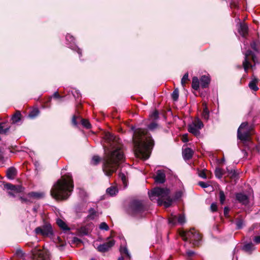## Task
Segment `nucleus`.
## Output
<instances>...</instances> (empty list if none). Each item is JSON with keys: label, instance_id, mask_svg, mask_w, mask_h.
<instances>
[{"label": "nucleus", "instance_id": "obj_1", "mask_svg": "<svg viewBox=\"0 0 260 260\" xmlns=\"http://www.w3.org/2000/svg\"><path fill=\"white\" fill-rule=\"evenodd\" d=\"M104 139L110 148L105 145L103 146L106 156L103 170L106 176H110L116 171L119 162L123 161L124 156L118 138L107 132L105 134Z\"/></svg>", "mask_w": 260, "mask_h": 260}, {"label": "nucleus", "instance_id": "obj_2", "mask_svg": "<svg viewBox=\"0 0 260 260\" xmlns=\"http://www.w3.org/2000/svg\"><path fill=\"white\" fill-rule=\"evenodd\" d=\"M133 131V141L135 154L137 157L146 160L151 152L154 143L150 135L147 130L138 128Z\"/></svg>", "mask_w": 260, "mask_h": 260}, {"label": "nucleus", "instance_id": "obj_3", "mask_svg": "<svg viewBox=\"0 0 260 260\" xmlns=\"http://www.w3.org/2000/svg\"><path fill=\"white\" fill-rule=\"evenodd\" d=\"M74 187L73 181L71 174L62 176L54 184L50 190L52 198L57 200L67 199L71 195Z\"/></svg>", "mask_w": 260, "mask_h": 260}, {"label": "nucleus", "instance_id": "obj_4", "mask_svg": "<svg viewBox=\"0 0 260 260\" xmlns=\"http://www.w3.org/2000/svg\"><path fill=\"white\" fill-rule=\"evenodd\" d=\"M170 190L168 188L155 187L148 192L150 199L156 202L159 206L169 207L172 204L173 200L170 196Z\"/></svg>", "mask_w": 260, "mask_h": 260}, {"label": "nucleus", "instance_id": "obj_5", "mask_svg": "<svg viewBox=\"0 0 260 260\" xmlns=\"http://www.w3.org/2000/svg\"><path fill=\"white\" fill-rule=\"evenodd\" d=\"M146 209L141 201H132L128 208V213L133 216L140 218L145 215Z\"/></svg>", "mask_w": 260, "mask_h": 260}, {"label": "nucleus", "instance_id": "obj_6", "mask_svg": "<svg viewBox=\"0 0 260 260\" xmlns=\"http://www.w3.org/2000/svg\"><path fill=\"white\" fill-rule=\"evenodd\" d=\"M184 241H189L195 246H198L201 240V236L193 228L187 232H182L181 234Z\"/></svg>", "mask_w": 260, "mask_h": 260}, {"label": "nucleus", "instance_id": "obj_7", "mask_svg": "<svg viewBox=\"0 0 260 260\" xmlns=\"http://www.w3.org/2000/svg\"><path fill=\"white\" fill-rule=\"evenodd\" d=\"M251 135V128L247 122H243L237 131V138L242 141L245 142L249 140Z\"/></svg>", "mask_w": 260, "mask_h": 260}, {"label": "nucleus", "instance_id": "obj_8", "mask_svg": "<svg viewBox=\"0 0 260 260\" xmlns=\"http://www.w3.org/2000/svg\"><path fill=\"white\" fill-rule=\"evenodd\" d=\"M242 50L243 53L245 55L244 60L243 61V66L245 72H247L249 68H253V66L250 62V60L251 59L254 62V64L253 66H254L257 62V59L255 54L251 50H248L245 52L244 49L242 48Z\"/></svg>", "mask_w": 260, "mask_h": 260}, {"label": "nucleus", "instance_id": "obj_9", "mask_svg": "<svg viewBox=\"0 0 260 260\" xmlns=\"http://www.w3.org/2000/svg\"><path fill=\"white\" fill-rule=\"evenodd\" d=\"M203 126L204 124L202 121L199 118H196L188 124V131L197 136L200 135V131Z\"/></svg>", "mask_w": 260, "mask_h": 260}, {"label": "nucleus", "instance_id": "obj_10", "mask_svg": "<svg viewBox=\"0 0 260 260\" xmlns=\"http://www.w3.org/2000/svg\"><path fill=\"white\" fill-rule=\"evenodd\" d=\"M35 231L36 234L44 237H51L53 235L52 226L49 223H46L42 226L36 228Z\"/></svg>", "mask_w": 260, "mask_h": 260}, {"label": "nucleus", "instance_id": "obj_11", "mask_svg": "<svg viewBox=\"0 0 260 260\" xmlns=\"http://www.w3.org/2000/svg\"><path fill=\"white\" fill-rule=\"evenodd\" d=\"M115 241L113 239L109 240L108 241L99 245L97 247V250L101 252H105L109 251L115 244Z\"/></svg>", "mask_w": 260, "mask_h": 260}, {"label": "nucleus", "instance_id": "obj_12", "mask_svg": "<svg viewBox=\"0 0 260 260\" xmlns=\"http://www.w3.org/2000/svg\"><path fill=\"white\" fill-rule=\"evenodd\" d=\"M66 39L67 42L70 43V45L69 46V47L72 50L76 51L78 53L79 57H80L82 55V51L80 48L78 47V46L75 44V39L73 36L70 34H68L66 37Z\"/></svg>", "mask_w": 260, "mask_h": 260}, {"label": "nucleus", "instance_id": "obj_13", "mask_svg": "<svg viewBox=\"0 0 260 260\" xmlns=\"http://www.w3.org/2000/svg\"><path fill=\"white\" fill-rule=\"evenodd\" d=\"M4 187L5 189L11 191H13L15 193H19L23 192L24 189V188L22 187L21 185H15L9 183L5 184Z\"/></svg>", "mask_w": 260, "mask_h": 260}, {"label": "nucleus", "instance_id": "obj_14", "mask_svg": "<svg viewBox=\"0 0 260 260\" xmlns=\"http://www.w3.org/2000/svg\"><path fill=\"white\" fill-rule=\"evenodd\" d=\"M235 197L236 200L242 205L246 206L249 203V197L243 193H237Z\"/></svg>", "mask_w": 260, "mask_h": 260}, {"label": "nucleus", "instance_id": "obj_15", "mask_svg": "<svg viewBox=\"0 0 260 260\" xmlns=\"http://www.w3.org/2000/svg\"><path fill=\"white\" fill-rule=\"evenodd\" d=\"M166 180V175L164 171L158 170L155 177V181L158 183H163Z\"/></svg>", "mask_w": 260, "mask_h": 260}, {"label": "nucleus", "instance_id": "obj_16", "mask_svg": "<svg viewBox=\"0 0 260 260\" xmlns=\"http://www.w3.org/2000/svg\"><path fill=\"white\" fill-rule=\"evenodd\" d=\"M200 81L201 87L205 88L208 87L210 82V78L208 75H203L200 78Z\"/></svg>", "mask_w": 260, "mask_h": 260}, {"label": "nucleus", "instance_id": "obj_17", "mask_svg": "<svg viewBox=\"0 0 260 260\" xmlns=\"http://www.w3.org/2000/svg\"><path fill=\"white\" fill-rule=\"evenodd\" d=\"M193 154V150L190 148H186L182 150V155L185 160L190 159Z\"/></svg>", "mask_w": 260, "mask_h": 260}, {"label": "nucleus", "instance_id": "obj_18", "mask_svg": "<svg viewBox=\"0 0 260 260\" xmlns=\"http://www.w3.org/2000/svg\"><path fill=\"white\" fill-rule=\"evenodd\" d=\"M17 173V171L14 167H10L7 171V177L9 179H13Z\"/></svg>", "mask_w": 260, "mask_h": 260}, {"label": "nucleus", "instance_id": "obj_19", "mask_svg": "<svg viewBox=\"0 0 260 260\" xmlns=\"http://www.w3.org/2000/svg\"><path fill=\"white\" fill-rule=\"evenodd\" d=\"M119 177L121 180L124 186V188H126L128 184L127 174L126 172H120L119 173Z\"/></svg>", "mask_w": 260, "mask_h": 260}, {"label": "nucleus", "instance_id": "obj_20", "mask_svg": "<svg viewBox=\"0 0 260 260\" xmlns=\"http://www.w3.org/2000/svg\"><path fill=\"white\" fill-rule=\"evenodd\" d=\"M27 196L29 198L40 199L43 198L45 197V193L44 192L32 191L29 192L27 194Z\"/></svg>", "mask_w": 260, "mask_h": 260}, {"label": "nucleus", "instance_id": "obj_21", "mask_svg": "<svg viewBox=\"0 0 260 260\" xmlns=\"http://www.w3.org/2000/svg\"><path fill=\"white\" fill-rule=\"evenodd\" d=\"M239 32L243 37H244L248 32V26L244 23H240L239 28Z\"/></svg>", "mask_w": 260, "mask_h": 260}, {"label": "nucleus", "instance_id": "obj_22", "mask_svg": "<svg viewBox=\"0 0 260 260\" xmlns=\"http://www.w3.org/2000/svg\"><path fill=\"white\" fill-rule=\"evenodd\" d=\"M56 223L58 226L63 231H69L70 228L68 226L66 223L62 219L57 218L56 219Z\"/></svg>", "mask_w": 260, "mask_h": 260}, {"label": "nucleus", "instance_id": "obj_23", "mask_svg": "<svg viewBox=\"0 0 260 260\" xmlns=\"http://www.w3.org/2000/svg\"><path fill=\"white\" fill-rule=\"evenodd\" d=\"M254 249V245L252 243L245 244L242 247V250L248 253H251Z\"/></svg>", "mask_w": 260, "mask_h": 260}, {"label": "nucleus", "instance_id": "obj_24", "mask_svg": "<svg viewBox=\"0 0 260 260\" xmlns=\"http://www.w3.org/2000/svg\"><path fill=\"white\" fill-rule=\"evenodd\" d=\"M106 192L110 196H114L118 192V189L116 186H112L106 189Z\"/></svg>", "mask_w": 260, "mask_h": 260}, {"label": "nucleus", "instance_id": "obj_25", "mask_svg": "<svg viewBox=\"0 0 260 260\" xmlns=\"http://www.w3.org/2000/svg\"><path fill=\"white\" fill-rule=\"evenodd\" d=\"M200 84V81L197 77H193L192 79V88L195 90H198L199 89Z\"/></svg>", "mask_w": 260, "mask_h": 260}, {"label": "nucleus", "instance_id": "obj_26", "mask_svg": "<svg viewBox=\"0 0 260 260\" xmlns=\"http://www.w3.org/2000/svg\"><path fill=\"white\" fill-rule=\"evenodd\" d=\"M10 127L5 126V123H0V134L7 135L10 133Z\"/></svg>", "mask_w": 260, "mask_h": 260}, {"label": "nucleus", "instance_id": "obj_27", "mask_svg": "<svg viewBox=\"0 0 260 260\" xmlns=\"http://www.w3.org/2000/svg\"><path fill=\"white\" fill-rule=\"evenodd\" d=\"M257 82H258V80L257 79H256V78L253 79L251 81V82L249 83V88L254 91L257 90L258 89V88L256 85Z\"/></svg>", "mask_w": 260, "mask_h": 260}, {"label": "nucleus", "instance_id": "obj_28", "mask_svg": "<svg viewBox=\"0 0 260 260\" xmlns=\"http://www.w3.org/2000/svg\"><path fill=\"white\" fill-rule=\"evenodd\" d=\"M184 192L185 190L184 188L177 190L175 193L174 199L175 200L180 199L183 196Z\"/></svg>", "mask_w": 260, "mask_h": 260}, {"label": "nucleus", "instance_id": "obj_29", "mask_svg": "<svg viewBox=\"0 0 260 260\" xmlns=\"http://www.w3.org/2000/svg\"><path fill=\"white\" fill-rule=\"evenodd\" d=\"M21 113L19 112H17L12 117L11 120L13 124H16L20 121L21 119Z\"/></svg>", "mask_w": 260, "mask_h": 260}, {"label": "nucleus", "instance_id": "obj_30", "mask_svg": "<svg viewBox=\"0 0 260 260\" xmlns=\"http://www.w3.org/2000/svg\"><path fill=\"white\" fill-rule=\"evenodd\" d=\"M177 223H178V216L175 215L171 214L169 218V223L172 226H174Z\"/></svg>", "mask_w": 260, "mask_h": 260}, {"label": "nucleus", "instance_id": "obj_31", "mask_svg": "<svg viewBox=\"0 0 260 260\" xmlns=\"http://www.w3.org/2000/svg\"><path fill=\"white\" fill-rule=\"evenodd\" d=\"M120 252L121 254H124L126 255V257L130 259L131 255L130 254L128 251L127 248L126 247H122L121 246L120 248Z\"/></svg>", "mask_w": 260, "mask_h": 260}, {"label": "nucleus", "instance_id": "obj_32", "mask_svg": "<svg viewBox=\"0 0 260 260\" xmlns=\"http://www.w3.org/2000/svg\"><path fill=\"white\" fill-rule=\"evenodd\" d=\"M236 224L237 229H241L245 225L244 221L242 219H238L237 220Z\"/></svg>", "mask_w": 260, "mask_h": 260}, {"label": "nucleus", "instance_id": "obj_33", "mask_svg": "<svg viewBox=\"0 0 260 260\" xmlns=\"http://www.w3.org/2000/svg\"><path fill=\"white\" fill-rule=\"evenodd\" d=\"M223 170L219 168H217L215 170V176L217 178H219V179H220L222 177V176H223Z\"/></svg>", "mask_w": 260, "mask_h": 260}, {"label": "nucleus", "instance_id": "obj_34", "mask_svg": "<svg viewBox=\"0 0 260 260\" xmlns=\"http://www.w3.org/2000/svg\"><path fill=\"white\" fill-rule=\"evenodd\" d=\"M202 117L204 119L208 120L209 117V111L207 108V107L206 106L203 110V113H202Z\"/></svg>", "mask_w": 260, "mask_h": 260}, {"label": "nucleus", "instance_id": "obj_35", "mask_svg": "<svg viewBox=\"0 0 260 260\" xmlns=\"http://www.w3.org/2000/svg\"><path fill=\"white\" fill-rule=\"evenodd\" d=\"M250 46L251 48L256 52L258 51V49L259 46V42L257 41H253L251 44Z\"/></svg>", "mask_w": 260, "mask_h": 260}, {"label": "nucleus", "instance_id": "obj_36", "mask_svg": "<svg viewBox=\"0 0 260 260\" xmlns=\"http://www.w3.org/2000/svg\"><path fill=\"white\" fill-rule=\"evenodd\" d=\"M219 201L221 204H223L225 200V196L224 192L220 190L219 193Z\"/></svg>", "mask_w": 260, "mask_h": 260}, {"label": "nucleus", "instance_id": "obj_37", "mask_svg": "<svg viewBox=\"0 0 260 260\" xmlns=\"http://www.w3.org/2000/svg\"><path fill=\"white\" fill-rule=\"evenodd\" d=\"M39 111L38 109H34L33 110H32L29 114L28 116L29 117L31 118H34L35 117H36L37 116H38V115L39 114Z\"/></svg>", "mask_w": 260, "mask_h": 260}, {"label": "nucleus", "instance_id": "obj_38", "mask_svg": "<svg viewBox=\"0 0 260 260\" xmlns=\"http://www.w3.org/2000/svg\"><path fill=\"white\" fill-rule=\"evenodd\" d=\"M179 97V90L178 89H175L172 93V98L173 100L176 101Z\"/></svg>", "mask_w": 260, "mask_h": 260}, {"label": "nucleus", "instance_id": "obj_39", "mask_svg": "<svg viewBox=\"0 0 260 260\" xmlns=\"http://www.w3.org/2000/svg\"><path fill=\"white\" fill-rule=\"evenodd\" d=\"M81 123H82V125L84 127H85L87 128H89L91 127V125H90L89 122L87 120L85 119H81Z\"/></svg>", "mask_w": 260, "mask_h": 260}, {"label": "nucleus", "instance_id": "obj_40", "mask_svg": "<svg viewBox=\"0 0 260 260\" xmlns=\"http://www.w3.org/2000/svg\"><path fill=\"white\" fill-rule=\"evenodd\" d=\"M185 222V218L184 214H179L178 216V223L183 224Z\"/></svg>", "mask_w": 260, "mask_h": 260}, {"label": "nucleus", "instance_id": "obj_41", "mask_svg": "<svg viewBox=\"0 0 260 260\" xmlns=\"http://www.w3.org/2000/svg\"><path fill=\"white\" fill-rule=\"evenodd\" d=\"M188 80V73H185L181 79V85L182 86H184L186 83V82Z\"/></svg>", "mask_w": 260, "mask_h": 260}, {"label": "nucleus", "instance_id": "obj_42", "mask_svg": "<svg viewBox=\"0 0 260 260\" xmlns=\"http://www.w3.org/2000/svg\"><path fill=\"white\" fill-rule=\"evenodd\" d=\"M99 228L101 230L105 231H108L109 229L108 224L105 222H103L100 224Z\"/></svg>", "mask_w": 260, "mask_h": 260}, {"label": "nucleus", "instance_id": "obj_43", "mask_svg": "<svg viewBox=\"0 0 260 260\" xmlns=\"http://www.w3.org/2000/svg\"><path fill=\"white\" fill-rule=\"evenodd\" d=\"M100 158L98 156H94L91 161V163L92 165H96L100 161Z\"/></svg>", "mask_w": 260, "mask_h": 260}, {"label": "nucleus", "instance_id": "obj_44", "mask_svg": "<svg viewBox=\"0 0 260 260\" xmlns=\"http://www.w3.org/2000/svg\"><path fill=\"white\" fill-rule=\"evenodd\" d=\"M157 126L158 125L156 122H152L148 125V128L151 131H153L156 129Z\"/></svg>", "mask_w": 260, "mask_h": 260}, {"label": "nucleus", "instance_id": "obj_45", "mask_svg": "<svg viewBox=\"0 0 260 260\" xmlns=\"http://www.w3.org/2000/svg\"><path fill=\"white\" fill-rule=\"evenodd\" d=\"M199 185L203 188H205L209 186V184L205 182L200 181L199 182Z\"/></svg>", "mask_w": 260, "mask_h": 260}, {"label": "nucleus", "instance_id": "obj_46", "mask_svg": "<svg viewBox=\"0 0 260 260\" xmlns=\"http://www.w3.org/2000/svg\"><path fill=\"white\" fill-rule=\"evenodd\" d=\"M217 207L216 204L215 203H212L210 206V209H211V211L215 212L217 210Z\"/></svg>", "mask_w": 260, "mask_h": 260}, {"label": "nucleus", "instance_id": "obj_47", "mask_svg": "<svg viewBox=\"0 0 260 260\" xmlns=\"http://www.w3.org/2000/svg\"><path fill=\"white\" fill-rule=\"evenodd\" d=\"M151 117L154 119H157L158 118V113L157 111H154L151 114Z\"/></svg>", "mask_w": 260, "mask_h": 260}, {"label": "nucleus", "instance_id": "obj_48", "mask_svg": "<svg viewBox=\"0 0 260 260\" xmlns=\"http://www.w3.org/2000/svg\"><path fill=\"white\" fill-rule=\"evenodd\" d=\"M52 98L54 99H61L62 96H61L57 91L55 92L53 95L51 96Z\"/></svg>", "mask_w": 260, "mask_h": 260}, {"label": "nucleus", "instance_id": "obj_49", "mask_svg": "<svg viewBox=\"0 0 260 260\" xmlns=\"http://www.w3.org/2000/svg\"><path fill=\"white\" fill-rule=\"evenodd\" d=\"M253 241L255 244H259L260 243V236L254 237L253 238Z\"/></svg>", "mask_w": 260, "mask_h": 260}, {"label": "nucleus", "instance_id": "obj_50", "mask_svg": "<svg viewBox=\"0 0 260 260\" xmlns=\"http://www.w3.org/2000/svg\"><path fill=\"white\" fill-rule=\"evenodd\" d=\"M230 209L228 207L224 208V214L225 216H227L229 212Z\"/></svg>", "mask_w": 260, "mask_h": 260}, {"label": "nucleus", "instance_id": "obj_51", "mask_svg": "<svg viewBox=\"0 0 260 260\" xmlns=\"http://www.w3.org/2000/svg\"><path fill=\"white\" fill-rule=\"evenodd\" d=\"M73 94V95L74 96L75 98H79L80 96V93L77 90H75V93H74Z\"/></svg>", "mask_w": 260, "mask_h": 260}, {"label": "nucleus", "instance_id": "obj_52", "mask_svg": "<svg viewBox=\"0 0 260 260\" xmlns=\"http://www.w3.org/2000/svg\"><path fill=\"white\" fill-rule=\"evenodd\" d=\"M199 176H200L201 177H202V178H204V179L206 178V175L205 173L204 172H203V171H202V172H201L200 173V174H199Z\"/></svg>", "mask_w": 260, "mask_h": 260}, {"label": "nucleus", "instance_id": "obj_53", "mask_svg": "<svg viewBox=\"0 0 260 260\" xmlns=\"http://www.w3.org/2000/svg\"><path fill=\"white\" fill-rule=\"evenodd\" d=\"M81 232L83 233L84 235H86L88 234V232L86 231L85 228H82L81 229Z\"/></svg>", "mask_w": 260, "mask_h": 260}, {"label": "nucleus", "instance_id": "obj_54", "mask_svg": "<svg viewBox=\"0 0 260 260\" xmlns=\"http://www.w3.org/2000/svg\"><path fill=\"white\" fill-rule=\"evenodd\" d=\"M76 117L75 116H74L73 118H72V123L75 125H77V122L76 121Z\"/></svg>", "mask_w": 260, "mask_h": 260}, {"label": "nucleus", "instance_id": "obj_55", "mask_svg": "<svg viewBox=\"0 0 260 260\" xmlns=\"http://www.w3.org/2000/svg\"><path fill=\"white\" fill-rule=\"evenodd\" d=\"M186 253L188 255V256H191L194 254V252L193 251L188 250V251H187Z\"/></svg>", "mask_w": 260, "mask_h": 260}, {"label": "nucleus", "instance_id": "obj_56", "mask_svg": "<svg viewBox=\"0 0 260 260\" xmlns=\"http://www.w3.org/2000/svg\"><path fill=\"white\" fill-rule=\"evenodd\" d=\"M89 212L91 215H95L96 214V212L94 211V210L93 208H90L89 209Z\"/></svg>", "mask_w": 260, "mask_h": 260}, {"label": "nucleus", "instance_id": "obj_57", "mask_svg": "<svg viewBox=\"0 0 260 260\" xmlns=\"http://www.w3.org/2000/svg\"><path fill=\"white\" fill-rule=\"evenodd\" d=\"M8 193L9 196H10V197H13V198L15 197V195L14 194V192H13L12 191H9Z\"/></svg>", "mask_w": 260, "mask_h": 260}, {"label": "nucleus", "instance_id": "obj_58", "mask_svg": "<svg viewBox=\"0 0 260 260\" xmlns=\"http://www.w3.org/2000/svg\"><path fill=\"white\" fill-rule=\"evenodd\" d=\"M20 199L22 202H27L28 201V200L26 198L21 197Z\"/></svg>", "mask_w": 260, "mask_h": 260}, {"label": "nucleus", "instance_id": "obj_59", "mask_svg": "<svg viewBox=\"0 0 260 260\" xmlns=\"http://www.w3.org/2000/svg\"><path fill=\"white\" fill-rule=\"evenodd\" d=\"M231 6L232 7H235V8H236V7H237V4H236L235 3L233 2V3H232L231 4Z\"/></svg>", "mask_w": 260, "mask_h": 260}, {"label": "nucleus", "instance_id": "obj_60", "mask_svg": "<svg viewBox=\"0 0 260 260\" xmlns=\"http://www.w3.org/2000/svg\"><path fill=\"white\" fill-rule=\"evenodd\" d=\"M52 98L51 96V97H50V98L48 99V101H47V102H46V103H47H47H50V102H51V99H52Z\"/></svg>", "mask_w": 260, "mask_h": 260}, {"label": "nucleus", "instance_id": "obj_61", "mask_svg": "<svg viewBox=\"0 0 260 260\" xmlns=\"http://www.w3.org/2000/svg\"><path fill=\"white\" fill-rule=\"evenodd\" d=\"M33 211L35 212H36L37 211V207H34L33 208Z\"/></svg>", "mask_w": 260, "mask_h": 260}, {"label": "nucleus", "instance_id": "obj_62", "mask_svg": "<svg viewBox=\"0 0 260 260\" xmlns=\"http://www.w3.org/2000/svg\"><path fill=\"white\" fill-rule=\"evenodd\" d=\"M118 260H123V257H120L118 258Z\"/></svg>", "mask_w": 260, "mask_h": 260}, {"label": "nucleus", "instance_id": "obj_63", "mask_svg": "<svg viewBox=\"0 0 260 260\" xmlns=\"http://www.w3.org/2000/svg\"><path fill=\"white\" fill-rule=\"evenodd\" d=\"M236 248H235V249H234V251H233V252H234V253L236 252Z\"/></svg>", "mask_w": 260, "mask_h": 260}, {"label": "nucleus", "instance_id": "obj_64", "mask_svg": "<svg viewBox=\"0 0 260 260\" xmlns=\"http://www.w3.org/2000/svg\"><path fill=\"white\" fill-rule=\"evenodd\" d=\"M90 260H95V259L94 258H91Z\"/></svg>", "mask_w": 260, "mask_h": 260}]
</instances>
